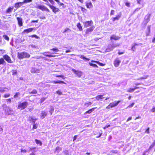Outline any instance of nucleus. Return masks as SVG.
I'll list each match as a JSON object with an SVG mask.
<instances>
[{"mask_svg":"<svg viewBox=\"0 0 155 155\" xmlns=\"http://www.w3.org/2000/svg\"><path fill=\"white\" fill-rule=\"evenodd\" d=\"M31 72L32 73H39L40 70L39 69H36L35 68H31Z\"/></svg>","mask_w":155,"mask_h":155,"instance_id":"13","label":"nucleus"},{"mask_svg":"<svg viewBox=\"0 0 155 155\" xmlns=\"http://www.w3.org/2000/svg\"><path fill=\"white\" fill-rule=\"evenodd\" d=\"M77 27L79 28L80 31H81L82 30V26H81V24L80 23H78L77 24Z\"/></svg>","mask_w":155,"mask_h":155,"instance_id":"27","label":"nucleus"},{"mask_svg":"<svg viewBox=\"0 0 155 155\" xmlns=\"http://www.w3.org/2000/svg\"><path fill=\"white\" fill-rule=\"evenodd\" d=\"M115 11L114 10H111L110 13V15H112L114 14Z\"/></svg>","mask_w":155,"mask_h":155,"instance_id":"58","label":"nucleus"},{"mask_svg":"<svg viewBox=\"0 0 155 155\" xmlns=\"http://www.w3.org/2000/svg\"><path fill=\"white\" fill-rule=\"evenodd\" d=\"M54 110V108L52 107L51 108V110L49 111V112L51 114H52V112Z\"/></svg>","mask_w":155,"mask_h":155,"instance_id":"59","label":"nucleus"},{"mask_svg":"<svg viewBox=\"0 0 155 155\" xmlns=\"http://www.w3.org/2000/svg\"><path fill=\"white\" fill-rule=\"evenodd\" d=\"M6 101L8 103H11V99L10 98L9 99H6Z\"/></svg>","mask_w":155,"mask_h":155,"instance_id":"60","label":"nucleus"},{"mask_svg":"<svg viewBox=\"0 0 155 155\" xmlns=\"http://www.w3.org/2000/svg\"><path fill=\"white\" fill-rule=\"evenodd\" d=\"M56 77H61V78H62L63 79H65V77H64V76H63L62 75H57L56 76Z\"/></svg>","mask_w":155,"mask_h":155,"instance_id":"50","label":"nucleus"},{"mask_svg":"<svg viewBox=\"0 0 155 155\" xmlns=\"http://www.w3.org/2000/svg\"><path fill=\"white\" fill-rule=\"evenodd\" d=\"M134 103H132V104H130V105H129L127 108H130V107H132L134 105Z\"/></svg>","mask_w":155,"mask_h":155,"instance_id":"55","label":"nucleus"},{"mask_svg":"<svg viewBox=\"0 0 155 155\" xmlns=\"http://www.w3.org/2000/svg\"><path fill=\"white\" fill-rule=\"evenodd\" d=\"M5 62V61L2 58L0 59V64H3V63Z\"/></svg>","mask_w":155,"mask_h":155,"instance_id":"49","label":"nucleus"},{"mask_svg":"<svg viewBox=\"0 0 155 155\" xmlns=\"http://www.w3.org/2000/svg\"><path fill=\"white\" fill-rule=\"evenodd\" d=\"M72 71L76 75V76L78 78H80L82 75V73L81 71H76L74 69Z\"/></svg>","mask_w":155,"mask_h":155,"instance_id":"7","label":"nucleus"},{"mask_svg":"<svg viewBox=\"0 0 155 155\" xmlns=\"http://www.w3.org/2000/svg\"><path fill=\"white\" fill-rule=\"evenodd\" d=\"M53 82L54 84H65V83L62 81H54Z\"/></svg>","mask_w":155,"mask_h":155,"instance_id":"26","label":"nucleus"},{"mask_svg":"<svg viewBox=\"0 0 155 155\" xmlns=\"http://www.w3.org/2000/svg\"><path fill=\"white\" fill-rule=\"evenodd\" d=\"M141 44H137L136 43H135L134 45H132V48H131V50L133 51H135L136 50V46L139 45H141Z\"/></svg>","mask_w":155,"mask_h":155,"instance_id":"22","label":"nucleus"},{"mask_svg":"<svg viewBox=\"0 0 155 155\" xmlns=\"http://www.w3.org/2000/svg\"><path fill=\"white\" fill-rule=\"evenodd\" d=\"M92 62H94L97 63L98 64H99L100 66H103L105 65V64H103V63H100L98 61H92Z\"/></svg>","mask_w":155,"mask_h":155,"instance_id":"31","label":"nucleus"},{"mask_svg":"<svg viewBox=\"0 0 155 155\" xmlns=\"http://www.w3.org/2000/svg\"><path fill=\"white\" fill-rule=\"evenodd\" d=\"M18 56L19 59H21L23 58H28L30 57V55L27 52H23L21 53L18 52Z\"/></svg>","mask_w":155,"mask_h":155,"instance_id":"1","label":"nucleus"},{"mask_svg":"<svg viewBox=\"0 0 155 155\" xmlns=\"http://www.w3.org/2000/svg\"><path fill=\"white\" fill-rule=\"evenodd\" d=\"M36 8H38L42 11H45L48 12H50V10L44 5H38Z\"/></svg>","mask_w":155,"mask_h":155,"instance_id":"4","label":"nucleus"},{"mask_svg":"<svg viewBox=\"0 0 155 155\" xmlns=\"http://www.w3.org/2000/svg\"><path fill=\"white\" fill-rule=\"evenodd\" d=\"M56 93L60 95L62 94V92L60 91H56Z\"/></svg>","mask_w":155,"mask_h":155,"instance_id":"54","label":"nucleus"},{"mask_svg":"<svg viewBox=\"0 0 155 155\" xmlns=\"http://www.w3.org/2000/svg\"><path fill=\"white\" fill-rule=\"evenodd\" d=\"M86 6L87 8H93V5L91 2H86Z\"/></svg>","mask_w":155,"mask_h":155,"instance_id":"15","label":"nucleus"},{"mask_svg":"<svg viewBox=\"0 0 155 155\" xmlns=\"http://www.w3.org/2000/svg\"><path fill=\"white\" fill-rule=\"evenodd\" d=\"M13 7H10L8 8L6 12L7 13H11L12 12V11L13 10Z\"/></svg>","mask_w":155,"mask_h":155,"instance_id":"24","label":"nucleus"},{"mask_svg":"<svg viewBox=\"0 0 155 155\" xmlns=\"http://www.w3.org/2000/svg\"><path fill=\"white\" fill-rule=\"evenodd\" d=\"M103 96V95H101L97 96L96 97V99L97 100H98L100 99H102L103 98V97H102Z\"/></svg>","mask_w":155,"mask_h":155,"instance_id":"33","label":"nucleus"},{"mask_svg":"<svg viewBox=\"0 0 155 155\" xmlns=\"http://www.w3.org/2000/svg\"><path fill=\"white\" fill-rule=\"evenodd\" d=\"M150 26H148V27H147V29H148V31H149V32L148 33H147V36H148L149 35V34L150 33Z\"/></svg>","mask_w":155,"mask_h":155,"instance_id":"52","label":"nucleus"},{"mask_svg":"<svg viewBox=\"0 0 155 155\" xmlns=\"http://www.w3.org/2000/svg\"><path fill=\"white\" fill-rule=\"evenodd\" d=\"M111 152L112 153H117L118 152V151L117 150H113L111 151Z\"/></svg>","mask_w":155,"mask_h":155,"instance_id":"57","label":"nucleus"},{"mask_svg":"<svg viewBox=\"0 0 155 155\" xmlns=\"http://www.w3.org/2000/svg\"><path fill=\"white\" fill-rule=\"evenodd\" d=\"M47 5H48L52 9V11L54 13L60 11V10L58 8L53 5H51L50 4H47Z\"/></svg>","mask_w":155,"mask_h":155,"instance_id":"5","label":"nucleus"},{"mask_svg":"<svg viewBox=\"0 0 155 155\" xmlns=\"http://www.w3.org/2000/svg\"><path fill=\"white\" fill-rule=\"evenodd\" d=\"M120 102V101H115L114 102L110 103V106H111V108L115 107L117 106Z\"/></svg>","mask_w":155,"mask_h":155,"instance_id":"12","label":"nucleus"},{"mask_svg":"<svg viewBox=\"0 0 155 155\" xmlns=\"http://www.w3.org/2000/svg\"><path fill=\"white\" fill-rule=\"evenodd\" d=\"M52 4H53L54 3V2L53 0H48Z\"/></svg>","mask_w":155,"mask_h":155,"instance_id":"64","label":"nucleus"},{"mask_svg":"<svg viewBox=\"0 0 155 155\" xmlns=\"http://www.w3.org/2000/svg\"><path fill=\"white\" fill-rule=\"evenodd\" d=\"M63 153L65 155H68L69 153L68 151V150H64L63 151Z\"/></svg>","mask_w":155,"mask_h":155,"instance_id":"46","label":"nucleus"},{"mask_svg":"<svg viewBox=\"0 0 155 155\" xmlns=\"http://www.w3.org/2000/svg\"><path fill=\"white\" fill-rule=\"evenodd\" d=\"M2 107H3V110L5 111L7 114L9 115L11 114V110L5 104H3L2 106Z\"/></svg>","mask_w":155,"mask_h":155,"instance_id":"3","label":"nucleus"},{"mask_svg":"<svg viewBox=\"0 0 155 155\" xmlns=\"http://www.w3.org/2000/svg\"><path fill=\"white\" fill-rule=\"evenodd\" d=\"M147 76H145L143 77H141V78H138L137 79V80H140L141 79H146L147 78Z\"/></svg>","mask_w":155,"mask_h":155,"instance_id":"51","label":"nucleus"},{"mask_svg":"<svg viewBox=\"0 0 155 155\" xmlns=\"http://www.w3.org/2000/svg\"><path fill=\"white\" fill-rule=\"evenodd\" d=\"M50 50H52L53 51L55 52H58L59 51L58 49L56 48H54L52 49H50Z\"/></svg>","mask_w":155,"mask_h":155,"instance_id":"36","label":"nucleus"},{"mask_svg":"<svg viewBox=\"0 0 155 155\" xmlns=\"http://www.w3.org/2000/svg\"><path fill=\"white\" fill-rule=\"evenodd\" d=\"M80 58L83 59L85 60V61H88L89 60V59L86 58L83 55H81L80 56Z\"/></svg>","mask_w":155,"mask_h":155,"instance_id":"30","label":"nucleus"},{"mask_svg":"<svg viewBox=\"0 0 155 155\" xmlns=\"http://www.w3.org/2000/svg\"><path fill=\"white\" fill-rule=\"evenodd\" d=\"M71 30L68 28H66L64 31L63 32V33H64L67 32H70L71 31Z\"/></svg>","mask_w":155,"mask_h":155,"instance_id":"42","label":"nucleus"},{"mask_svg":"<svg viewBox=\"0 0 155 155\" xmlns=\"http://www.w3.org/2000/svg\"><path fill=\"white\" fill-rule=\"evenodd\" d=\"M120 38V37L116 36L115 35H112L110 37V40L114 39L115 40H119Z\"/></svg>","mask_w":155,"mask_h":155,"instance_id":"14","label":"nucleus"},{"mask_svg":"<svg viewBox=\"0 0 155 155\" xmlns=\"http://www.w3.org/2000/svg\"><path fill=\"white\" fill-rule=\"evenodd\" d=\"M37 126L38 125L37 124H36L35 123L33 125V129H36L37 127Z\"/></svg>","mask_w":155,"mask_h":155,"instance_id":"48","label":"nucleus"},{"mask_svg":"<svg viewBox=\"0 0 155 155\" xmlns=\"http://www.w3.org/2000/svg\"><path fill=\"white\" fill-rule=\"evenodd\" d=\"M58 4H59L60 6H61L62 5H64V4L63 3H60L59 1L58 0H54Z\"/></svg>","mask_w":155,"mask_h":155,"instance_id":"45","label":"nucleus"},{"mask_svg":"<svg viewBox=\"0 0 155 155\" xmlns=\"http://www.w3.org/2000/svg\"><path fill=\"white\" fill-rule=\"evenodd\" d=\"M37 93V92L36 90H33L32 91H31L30 92H29V94H36Z\"/></svg>","mask_w":155,"mask_h":155,"instance_id":"35","label":"nucleus"},{"mask_svg":"<svg viewBox=\"0 0 155 155\" xmlns=\"http://www.w3.org/2000/svg\"><path fill=\"white\" fill-rule=\"evenodd\" d=\"M17 73V72L16 70H12V74L13 75H15Z\"/></svg>","mask_w":155,"mask_h":155,"instance_id":"56","label":"nucleus"},{"mask_svg":"<svg viewBox=\"0 0 155 155\" xmlns=\"http://www.w3.org/2000/svg\"><path fill=\"white\" fill-rule=\"evenodd\" d=\"M120 62V61L119 60L118 58L115 59L114 63L115 66L116 67H118Z\"/></svg>","mask_w":155,"mask_h":155,"instance_id":"17","label":"nucleus"},{"mask_svg":"<svg viewBox=\"0 0 155 155\" xmlns=\"http://www.w3.org/2000/svg\"><path fill=\"white\" fill-rule=\"evenodd\" d=\"M89 64L91 66H92L94 67V68H97L98 67L97 66L96 64H92V63H89Z\"/></svg>","mask_w":155,"mask_h":155,"instance_id":"43","label":"nucleus"},{"mask_svg":"<svg viewBox=\"0 0 155 155\" xmlns=\"http://www.w3.org/2000/svg\"><path fill=\"white\" fill-rule=\"evenodd\" d=\"M4 58L8 62L12 63V61L10 58L7 55H5L3 56Z\"/></svg>","mask_w":155,"mask_h":155,"instance_id":"11","label":"nucleus"},{"mask_svg":"<svg viewBox=\"0 0 155 155\" xmlns=\"http://www.w3.org/2000/svg\"><path fill=\"white\" fill-rule=\"evenodd\" d=\"M20 93L19 92H17L15 94L13 97L15 98H17L20 95Z\"/></svg>","mask_w":155,"mask_h":155,"instance_id":"32","label":"nucleus"},{"mask_svg":"<svg viewBox=\"0 0 155 155\" xmlns=\"http://www.w3.org/2000/svg\"><path fill=\"white\" fill-rule=\"evenodd\" d=\"M3 37L4 38V39L7 41H9V38L8 36L5 35H4L3 36Z\"/></svg>","mask_w":155,"mask_h":155,"instance_id":"34","label":"nucleus"},{"mask_svg":"<svg viewBox=\"0 0 155 155\" xmlns=\"http://www.w3.org/2000/svg\"><path fill=\"white\" fill-rule=\"evenodd\" d=\"M62 150V149L61 147H57L55 149V151L57 152V153L59 152Z\"/></svg>","mask_w":155,"mask_h":155,"instance_id":"29","label":"nucleus"},{"mask_svg":"<svg viewBox=\"0 0 155 155\" xmlns=\"http://www.w3.org/2000/svg\"><path fill=\"white\" fill-rule=\"evenodd\" d=\"M119 44H112L111 45L112 49L111 50H113V49L114 48L119 46Z\"/></svg>","mask_w":155,"mask_h":155,"instance_id":"28","label":"nucleus"},{"mask_svg":"<svg viewBox=\"0 0 155 155\" xmlns=\"http://www.w3.org/2000/svg\"><path fill=\"white\" fill-rule=\"evenodd\" d=\"M34 28H29L28 29L25 30L23 31V32L24 33L26 32L27 33H28L29 32L32 31L33 30V29H34Z\"/></svg>","mask_w":155,"mask_h":155,"instance_id":"21","label":"nucleus"},{"mask_svg":"<svg viewBox=\"0 0 155 155\" xmlns=\"http://www.w3.org/2000/svg\"><path fill=\"white\" fill-rule=\"evenodd\" d=\"M37 119L35 117L31 116H30L28 117V120L30 121V123L34 124L35 123V121L37 120Z\"/></svg>","mask_w":155,"mask_h":155,"instance_id":"10","label":"nucleus"},{"mask_svg":"<svg viewBox=\"0 0 155 155\" xmlns=\"http://www.w3.org/2000/svg\"><path fill=\"white\" fill-rule=\"evenodd\" d=\"M31 37L32 38H35L37 39H38L39 38L38 37L35 35H32Z\"/></svg>","mask_w":155,"mask_h":155,"instance_id":"53","label":"nucleus"},{"mask_svg":"<svg viewBox=\"0 0 155 155\" xmlns=\"http://www.w3.org/2000/svg\"><path fill=\"white\" fill-rule=\"evenodd\" d=\"M134 91V88H129L128 89L127 91L130 93H132Z\"/></svg>","mask_w":155,"mask_h":155,"instance_id":"38","label":"nucleus"},{"mask_svg":"<svg viewBox=\"0 0 155 155\" xmlns=\"http://www.w3.org/2000/svg\"><path fill=\"white\" fill-rule=\"evenodd\" d=\"M35 141L37 144H39L40 145V146H41L42 145V143L39 140H38L37 139H35Z\"/></svg>","mask_w":155,"mask_h":155,"instance_id":"37","label":"nucleus"},{"mask_svg":"<svg viewBox=\"0 0 155 155\" xmlns=\"http://www.w3.org/2000/svg\"><path fill=\"white\" fill-rule=\"evenodd\" d=\"M10 89V88L1 87H0V93H2L8 92Z\"/></svg>","mask_w":155,"mask_h":155,"instance_id":"8","label":"nucleus"},{"mask_svg":"<svg viewBox=\"0 0 155 155\" xmlns=\"http://www.w3.org/2000/svg\"><path fill=\"white\" fill-rule=\"evenodd\" d=\"M47 53H49L50 54H54L53 53H52L51 54V53H50V52H45L44 53H43V54L44 55H45V56H47V57H48V56H47V55H50L47 54Z\"/></svg>","mask_w":155,"mask_h":155,"instance_id":"40","label":"nucleus"},{"mask_svg":"<svg viewBox=\"0 0 155 155\" xmlns=\"http://www.w3.org/2000/svg\"><path fill=\"white\" fill-rule=\"evenodd\" d=\"M125 5L126 6H127L128 7H129L130 6V3H128V2L126 3Z\"/></svg>","mask_w":155,"mask_h":155,"instance_id":"62","label":"nucleus"},{"mask_svg":"<svg viewBox=\"0 0 155 155\" xmlns=\"http://www.w3.org/2000/svg\"><path fill=\"white\" fill-rule=\"evenodd\" d=\"M121 17V15H117L116 17L114 18L112 20L113 21H114L116 20H118Z\"/></svg>","mask_w":155,"mask_h":155,"instance_id":"23","label":"nucleus"},{"mask_svg":"<svg viewBox=\"0 0 155 155\" xmlns=\"http://www.w3.org/2000/svg\"><path fill=\"white\" fill-rule=\"evenodd\" d=\"M95 108H92L89 110H88L85 113V114H87V113H88V114L91 113L92 111H93L94 110Z\"/></svg>","mask_w":155,"mask_h":155,"instance_id":"25","label":"nucleus"},{"mask_svg":"<svg viewBox=\"0 0 155 155\" xmlns=\"http://www.w3.org/2000/svg\"><path fill=\"white\" fill-rule=\"evenodd\" d=\"M47 112L44 111H42L41 114V118L42 119L44 118L47 115Z\"/></svg>","mask_w":155,"mask_h":155,"instance_id":"18","label":"nucleus"},{"mask_svg":"<svg viewBox=\"0 0 155 155\" xmlns=\"http://www.w3.org/2000/svg\"><path fill=\"white\" fill-rule=\"evenodd\" d=\"M47 97L42 98L40 100V102L41 103H42L47 99Z\"/></svg>","mask_w":155,"mask_h":155,"instance_id":"47","label":"nucleus"},{"mask_svg":"<svg viewBox=\"0 0 155 155\" xmlns=\"http://www.w3.org/2000/svg\"><path fill=\"white\" fill-rule=\"evenodd\" d=\"M48 56V57L49 58L51 57H56V55H47Z\"/></svg>","mask_w":155,"mask_h":155,"instance_id":"61","label":"nucleus"},{"mask_svg":"<svg viewBox=\"0 0 155 155\" xmlns=\"http://www.w3.org/2000/svg\"><path fill=\"white\" fill-rule=\"evenodd\" d=\"M94 28V26H92L89 28H87L86 31V34H89L90 32H91L93 31Z\"/></svg>","mask_w":155,"mask_h":155,"instance_id":"19","label":"nucleus"},{"mask_svg":"<svg viewBox=\"0 0 155 155\" xmlns=\"http://www.w3.org/2000/svg\"><path fill=\"white\" fill-rule=\"evenodd\" d=\"M92 104V103L91 102H86L84 104V105L86 106V107H88L89 106Z\"/></svg>","mask_w":155,"mask_h":155,"instance_id":"39","label":"nucleus"},{"mask_svg":"<svg viewBox=\"0 0 155 155\" xmlns=\"http://www.w3.org/2000/svg\"><path fill=\"white\" fill-rule=\"evenodd\" d=\"M32 2V0H24V1L22 2L23 4L24 3L30 2Z\"/></svg>","mask_w":155,"mask_h":155,"instance_id":"41","label":"nucleus"},{"mask_svg":"<svg viewBox=\"0 0 155 155\" xmlns=\"http://www.w3.org/2000/svg\"><path fill=\"white\" fill-rule=\"evenodd\" d=\"M10 94H5L4 95L3 97L5 98H7L10 97Z\"/></svg>","mask_w":155,"mask_h":155,"instance_id":"44","label":"nucleus"},{"mask_svg":"<svg viewBox=\"0 0 155 155\" xmlns=\"http://www.w3.org/2000/svg\"><path fill=\"white\" fill-rule=\"evenodd\" d=\"M23 4L22 2H18L15 4V7L16 8H18L21 6Z\"/></svg>","mask_w":155,"mask_h":155,"instance_id":"20","label":"nucleus"},{"mask_svg":"<svg viewBox=\"0 0 155 155\" xmlns=\"http://www.w3.org/2000/svg\"><path fill=\"white\" fill-rule=\"evenodd\" d=\"M84 26L85 27H91L93 25V22L92 21H86L84 23Z\"/></svg>","mask_w":155,"mask_h":155,"instance_id":"6","label":"nucleus"},{"mask_svg":"<svg viewBox=\"0 0 155 155\" xmlns=\"http://www.w3.org/2000/svg\"><path fill=\"white\" fill-rule=\"evenodd\" d=\"M27 152L26 150H23L22 149H21V153H22L23 152V153H25Z\"/></svg>","mask_w":155,"mask_h":155,"instance_id":"63","label":"nucleus"},{"mask_svg":"<svg viewBox=\"0 0 155 155\" xmlns=\"http://www.w3.org/2000/svg\"><path fill=\"white\" fill-rule=\"evenodd\" d=\"M17 20L18 22V24L20 27H21L22 26V20L21 18L17 17Z\"/></svg>","mask_w":155,"mask_h":155,"instance_id":"16","label":"nucleus"},{"mask_svg":"<svg viewBox=\"0 0 155 155\" xmlns=\"http://www.w3.org/2000/svg\"><path fill=\"white\" fill-rule=\"evenodd\" d=\"M28 105V103L27 102L20 103L18 106V108L22 110L26 108L27 106Z\"/></svg>","mask_w":155,"mask_h":155,"instance_id":"2","label":"nucleus"},{"mask_svg":"<svg viewBox=\"0 0 155 155\" xmlns=\"http://www.w3.org/2000/svg\"><path fill=\"white\" fill-rule=\"evenodd\" d=\"M150 15L148 14L145 17V21H144V24L146 25L147 23L150 21Z\"/></svg>","mask_w":155,"mask_h":155,"instance_id":"9","label":"nucleus"}]
</instances>
